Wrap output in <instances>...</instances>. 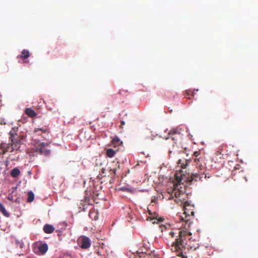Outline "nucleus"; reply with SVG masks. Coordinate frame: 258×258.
I'll use <instances>...</instances> for the list:
<instances>
[{
  "instance_id": "f257e3e1",
  "label": "nucleus",
  "mask_w": 258,
  "mask_h": 258,
  "mask_svg": "<svg viewBox=\"0 0 258 258\" xmlns=\"http://www.w3.org/2000/svg\"><path fill=\"white\" fill-rule=\"evenodd\" d=\"M191 233L190 228L184 229L178 231V236L172 244L171 250L173 251L181 253L182 250H195L199 247V243L195 239H191Z\"/></svg>"
},
{
  "instance_id": "f03ea898",
  "label": "nucleus",
  "mask_w": 258,
  "mask_h": 258,
  "mask_svg": "<svg viewBox=\"0 0 258 258\" xmlns=\"http://www.w3.org/2000/svg\"><path fill=\"white\" fill-rule=\"evenodd\" d=\"M183 172L181 170L179 172L175 174L176 183L174 184L173 187L171 188V192L172 194L176 195L178 190H179V194L178 195L180 197H186L185 189L187 185L185 183H190L193 181H197L198 179L202 180L204 172L203 173L201 172L200 173L192 174L189 175V174L186 175L183 174Z\"/></svg>"
},
{
  "instance_id": "7ed1b4c3",
  "label": "nucleus",
  "mask_w": 258,
  "mask_h": 258,
  "mask_svg": "<svg viewBox=\"0 0 258 258\" xmlns=\"http://www.w3.org/2000/svg\"><path fill=\"white\" fill-rule=\"evenodd\" d=\"M178 192L177 193V195H175L174 194H172L171 192V188L168 189V193L169 194L170 197L168 198L169 200H171L173 199L174 197L175 198V202L179 204L180 205H183V216H181V219L184 221L185 223L184 226V228L185 229L190 228L191 225L192 224V223L190 221L191 217L194 216V206L191 205L190 203L187 201L185 199L187 197V195L186 194V197H180L178 194H179V190H178Z\"/></svg>"
},
{
  "instance_id": "20e7f679",
  "label": "nucleus",
  "mask_w": 258,
  "mask_h": 258,
  "mask_svg": "<svg viewBox=\"0 0 258 258\" xmlns=\"http://www.w3.org/2000/svg\"><path fill=\"white\" fill-rule=\"evenodd\" d=\"M10 138L11 142L15 146L16 150H20V145L23 144L26 139V134L25 133H20L19 135H14L12 132H10Z\"/></svg>"
},
{
  "instance_id": "39448f33",
  "label": "nucleus",
  "mask_w": 258,
  "mask_h": 258,
  "mask_svg": "<svg viewBox=\"0 0 258 258\" xmlns=\"http://www.w3.org/2000/svg\"><path fill=\"white\" fill-rule=\"evenodd\" d=\"M49 144L44 142L40 143L35 146V151L40 154L48 156L50 153V150L47 148Z\"/></svg>"
},
{
  "instance_id": "423d86ee",
  "label": "nucleus",
  "mask_w": 258,
  "mask_h": 258,
  "mask_svg": "<svg viewBox=\"0 0 258 258\" xmlns=\"http://www.w3.org/2000/svg\"><path fill=\"white\" fill-rule=\"evenodd\" d=\"M14 150H16V148L12 143L11 144L3 143L0 145V154H4L8 152H12Z\"/></svg>"
},
{
  "instance_id": "0eeeda50",
  "label": "nucleus",
  "mask_w": 258,
  "mask_h": 258,
  "mask_svg": "<svg viewBox=\"0 0 258 258\" xmlns=\"http://www.w3.org/2000/svg\"><path fill=\"white\" fill-rule=\"evenodd\" d=\"M231 175L232 178H233L234 180L245 179V180L247 181L246 174L243 170H240L239 169L235 168L232 171Z\"/></svg>"
},
{
  "instance_id": "6e6552de",
  "label": "nucleus",
  "mask_w": 258,
  "mask_h": 258,
  "mask_svg": "<svg viewBox=\"0 0 258 258\" xmlns=\"http://www.w3.org/2000/svg\"><path fill=\"white\" fill-rule=\"evenodd\" d=\"M149 214L150 216L148 217L150 220L153 223H158L159 222L163 221L164 219L163 218L157 217V214L156 213H152L150 210H148Z\"/></svg>"
},
{
  "instance_id": "1a4fd4ad",
  "label": "nucleus",
  "mask_w": 258,
  "mask_h": 258,
  "mask_svg": "<svg viewBox=\"0 0 258 258\" xmlns=\"http://www.w3.org/2000/svg\"><path fill=\"white\" fill-rule=\"evenodd\" d=\"M81 247L87 249L91 246L90 239L87 236H84L81 239Z\"/></svg>"
},
{
  "instance_id": "9d476101",
  "label": "nucleus",
  "mask_w": 258,
  "mask_h": 258,
  "mask_svg": "<svg viewBox=\"0 0 258 258\" xmlns=\"http://www.w3.org/2000/svg\"><path fill=\"white\" fill-rule=\"evenodd\" d=\"M194 161L196 163L197 168L201 170L205 169L206 164L202 158L199 157V158H195Z\"/></svg>"
},
{
  "instance_id": "9b49d317",
  "label": "nucleus",
  "mask_w": 258,
  "mask_h": 258,
  "mask_svg": "<svg viewBox=\"0 0 258 258\" xmlns=\"http://www.w3.org/2000/svg\"><path fill=\"white\" fill-rule=\"evenodd\" d=\"M38 249L41 254H44L48 250V245L46 243H41L39 245Z\"/></svg>"
},
{
  "instance_id": "f8f14e48",
  "label": "nucleus",
  "mask_w": 258,
  "mask_h": 258,
  "mask_svg": "<svg viewBox=\"0 0 258 258\" xmlns=\"http://www.w3.org/2000/svg\"><path fill=\"white\" fill-rule=\"evenodd\" d=\"M188 163L189 161L186 159H179L177 162L178 166L181 167L182 169L186 168Z\"/></svg>"
},
{
  "instance_id": "ddd939ff",
  "label": "nucleus",
  "mask_w": 258,
  "mask_h": 258,
  "mask_svg": "<svg viewBox=\"0 0 258 258\" xmlns=\"http://www.w3.org/2000/svg\"><path fill=\"white\" fill-rule=\"evenodd\" d=\"M54 230L53 226L50 224H45L43 227V231L45 233L50 234L52 233Z\"/></svg>"
},
{
  "instance_id": "4468645a",
  "label": "nucleus",
  "mask_w": 258,
  "mask_h": 258,
  "mask_svg": "<svg viewBox=\"0 0 258 258\" xmlns=\"http://www.w3.org/2000/svg\"><path fill=\"white\" fill-rule=\"evenodd\" d=\"M132 252L135 255V258H137V256L141 258L144 257L145 255V252L143 251L141 249H139L138 250H133Z\"/></svg>"
},
{
  "instance_id": "2eb2a0df",
  "label": "nucleus",
  "mask_w": 258,
  "mask_h": 258,
  "mask_svg": "<svg viewBox=\"0 0 258 258\" xmlns=\"http://www.w3.org/2000/svg\"><path fill=\"white\" fill-rule=\"evenodd\" d=\"M25 113L30 117H34L36 116V113L31 108H27L25 110Z\"/></svg>"
},
{
  "instance_id": "dca6fc26",
  "label": "nucleus",
  "mask_w": 258,
  "mask_h": 258,
  "mask_svg": "<svg viewBox=\"0 0 258 258\" xmlns=\"http://www.w3.org/2000/svg\"><path fill=\"white\" fill-rule=\"evenodd\" d=\"M30 56V52L28 50L26 49H23L22 51L21 52V54L19 56H18V57H20L21 58L23 59H26L28 58Z\"/></svg>"
},
{
  "instance_id": "f3484780",
  "label": "nucleus",
  "mask_w": 258,
  "mask_h": 258,
  "mask_svg": "<svg viewBox=\"0 0 258 258\" xmlns=\"http://www.w3.org/2000/svg\"><path fill=\"white\" fill-rule=\"evenodd\" d=\"M38 132H41L42 133L46 135H48L49 133L48 129L46 128H36L34 130V133H38Z\"/></svg>"
},
{
  "instance_id": "a211bd4d",
  "label": "nucleus",
  "mask_w": 258,
  "mask_h": 258,
  "mask_svg": "<svg viewBox=\"0 0 258 258\" xmlns=\"http://www.w3.org/2000/svg\"><path fill=\"white\" fill-rule=\"evenodd\" d=\"M116 152L112 149H107L106 151V155L107 157L112 158L114 156Z\"/></svg>"
},
{
  "instance_id": "6ab92c4d",
  "label": "nucleus",
  "mask_w": 258,
  "mask_h": 258,
  "mask_svg": "<svg viewBox=\"0 0 258 258\" xmlns=\"http://www.w3.org/2000/svg\"><path fill=\"white\" fill-rule=\"evenodd\" d=\"M20 174V170L17 168H15L12 170L11 175L14 178L18 177Z\"/></svg>"
},
{
  "instance_id": "aec40b11",
  "label": "nucleus",
  "mask_w": 258,
  "mask_h": 258,
  "mask_svg": "<svg viewBox=\"0 0 258 258\" xmlns=\"http://www.w3.org/2000/svg\"><path fill=\"white\" fill-rule=\"evenodd\" d=\"M89 216L91 219L96 220L98 218V213L95 210H92L89 213Z\"/></svg>"
},
{
  "instance_id": "412c9836",
  "label": "nucleus",
  "mask_w": 258,
  "mask_h": 258,
  "mask_svg": "<svg viewBox=\"0 0 258 258\" xmlns=\"http://www.w3.org/2000/svg\"><path fill=\"white\" fill-rule=\"evenodd\" d=\"M28 198L27 202L28 203H31L34 201V194L32 191H30L28 192Z\"/></svg>"
},
{
  "instance_id": "4be33fe9",
  "label": "nucleus",
  "mask_w": 258,
  "mask_h": 258,
  "mask_svg": "<svg viewBox=\"0 0 258 258\" xmlns=\"http://www.w3.org/2000/svg\"><path fill=\"white\" fill-rule=\"evenodd\" d=\"M0 211L3 213L4 215L8 217L10 216L9 213L6 210L4 206L0 203Z\"/></svg>"
},
{
  "instance_id": "5701e85b",
  "label": "nucleus",
  "mask_w": 258,
  "mask_h": 258,
  "mask_svg": "<svg viewBox=\"0 0 258 258\" xmlns=\"http://www.w3.org/2000/svg\"><path fill=\"white\" fill-rule=\"evenodd\" d=\"M180 132L179 130L177 128H173L169 132V135H175V134H179Z\"/></svg>"
},
{
  "instance_id": "b1692460",
  "label": "nucleus",
  "mask_w": 258,
  "mask_h": 258,
  "mask_svg": "<svg viewBox=\"0 0 258 258\" xmlns=\"http://www.w3.org/2000/svg\"><path fill=\"white\" fill-rule=\"evenodd\" d=\"M183 229H184V228H182V229H177V230H176V231H175V232H174V231H171V232H170V233H169V235H170L171 237H174V236H175V235H176V234L178 235V231L182 230H183ZM177 236H178V235H177V236H176V238H177Z\"/></svg>"
},
{
  "instance_id": "393cba45",
  "label": "nucleus",
  "mask_w": 258,
  "mask_h": 258,
  "mask_svg": "<svg viewBox=\"0 0 258 258\" xmlns=\"http://www.w3.org/2000/svg\"><path fill=\"white\" fill-rule=\"evenodd\" d=\"M185 94L187 96H189L191 95L192 96L194 95V92L193 91H191V90H187L186 91Z\"/></svg>"
},
{
  "instance_id": "a878e982",
  "label": "nucleus",
  "mask_w": 258,
  "mask_h": 258,
  "mask_svg": "<svg viewBox=\"0 0 258 258\" xmlns=\"http://www.w3.org/2000/svg\"><path fill=\"white\" fill-rule=\"evenodd\" d=\"M16 244L17 245L19 246L20 248H23V244L22 243V241H18V240H16Z\"/></svg>"
},
{
  "instance_id": "bb28decb",
  "label": "nucleus",
  "mask_w": 258,
  "mask_h": 258,
  "mask_svg": "<svg viewBox=\"0 0 258 258\" xmlns=\"http://www.w3.org/2000/svg\"><path fill=\"white\" fill-rule=\"evenodd\" d=\"M200 155V151H195L194 153V156H195V158H199V156Z\"/></svg>"
},
{
  "instance_id": "cd10ccee",
  "label": "nucleus",
  "mask_w": 258,
  "mask_h": 258,
  "mask_svg": "<svg viewBox=\"0 0 258 258\" xmlns=\"http://www.w3.org/2000/svg\"><path fill=\"white\" fill-rule=\"evenodd\" d=\"M110 175H112V174H115V173H116V169H110Z\"/></svg>"
},
{
  "instance_id": "c85d7f7f",
  "label": "nucleus",
  "mask_w": 258,
  "mask_h": 258,
  "mask_svg": "<svg viewBox=\"0 0 258 258\" xmlns=\"http://www.w3.org/2000/svg\"><path fill=\"white\" fill-rule=\"evenodd\" d=\"M119 189L123 191L125 190L127 191H129V188L127 187H121L119 188Z\"/></svg>"
},
{
  "instance_id": "c756f323",
  "label": "nucleus",
  "mask_w": 258,
  "mask_h": 258,
  "mask_svg": "<svg viewBox=\"0 0 258 258\" xmlns=\"http://www.w3.org/2000/svg\"><path fill=\"white\" fill-rule=\"evenodd\" d=\"M119 141V140L118 139H114L112 140V142L113 143H117Z\"/></svg>"
},
{
  "instance_id": "7c9ffc66",
  "label": "nucleus",
  "mask_w": 258,
  "mask_h": 258,
  "mask_svg": "<svg viewBox=\"0 0 258 258\" xmlns=\"http://www.w3.org/2000/svg\"><path fill=\"white\" fill-rule=\"evenodd\" d=\"M37 136H42V133L41 132H38V133H36Z\"/></svg>"
},
{
  "instance_id": "2f4dec72",
  "label": "nucleus",
  "mask_w": 258,
  "mask_h": 258,
  "mask_svg": "<svg viewBox=\"0 0 258 258\" xmlns=\"http://www.w3.org/2000/svg\"><path fill=\"white\" fill-rule=\"evenodd\" d=\"M62 258H71V257L70 255H66L64 256Z\"/></svg>"
},
{
  "instance_id": "473e14b6",
  "label": "nucleus",
  "mask_w": 258,
  "mask_h": 258,
  "mask_svg": "<svg viewBox=\"0 0 258 258\" xmlns=\"http://www.w3.org/2000/svg\"><path fill=\"white\" fill-rule=\"evenodd\" d=\"M105 169L102 168V169H101V172H102L103 174V173H105Z\"/></svg>"
},
{
  "instance_id": "72a5a7b5",
  "label": "nucleus",
  "mask_w": 258,
  "mask_h": 258,
  "mask_svg": "<svg viewBox=\"0 0 258 258\" xmlns=\"http://www.w3.org/2000/svg\"><path fill=\"white\" fill-rule=\"evenodd\" d=\"M156 199H155V198H154V199H152V202H156Z\"/></svg>"
},
{
  "instance_id": "f704fd0d",
  "label": "nucleus",
  "mask_w": 258,
  "mask_h": 258,
  "mask_svg": "<svg viewBox=\"0 0 258 258\" xmlns=\"http://www.w3.org/2000/svg\"><path fill=\"white\" fill-rule=\"evenodd\" d=\"M121 124H124V121H121Z\"/></svg>"
},
{
  "instance_id": "c9c22d12",
  "label": "nucleus",
  "mask_w": 258,
  "mask_h": 258,
  "mask_svg": "<svg viewBox=\"0 0 258 258\" xmlns=\"http://www.w3.org/2000/svg\"><path fill=\"white\" fill-rule=\"evenodd\" d=\"M42 137H43V138H46V137H45V136H42Z\"/></svg>"
},
{
  "instance_id": "e433bc0d",
  "label": "nucleus",
  "mask_w": 258,
  "mask_h": 258,
  "mask_svg": "<svg viewBox=\"0 0 258 258\" xmlns=\"http://www.w3.org/2000/svg\"><path fill=\"white\" fill-rule=\"evenodd\" d=\"M205 178H207V175H205Z\"/></svg>"
},
{
  "instance_id": "4c0bfd02",
  "label": "nucleus",
  "mask_w": 258,
  "mask_h": 258,
  "mask_svg": "<svg viewBox=\"0 0 258 258\" xmlns=\"http://www.w3.org/2000/svg\"><path fill=\"white\" fill-rule=\"evenodd\" d=\"M1 96H2V95L0 94V97H1Z\"/></svg>"
},
{
  "instance_id": "58836bf2",
  "label": "nucleus",
  "mask_w": 258,
  "mask_h": 258,
  "mask_svg": "<svg viewBox=\"0 0 258 258\" xmlns=\"http://www.w3.org/2000/svg\"><path fill=\"white\" fill-rule=\"evenodd\" d=\"M185 258H187V257H185Z\"/></svg>"
}]
</instances>
